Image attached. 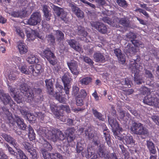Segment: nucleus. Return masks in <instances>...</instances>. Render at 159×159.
Masks as SVG:
<instances>
[{
	"label": "nucleus",
	"instance_id": "f704fd0d",
	"mask_svg": "<svg viewBox=\"0 0 159 159\" xmlns=\"http://www.w3.org/2000/svg\"><path fill=\"white\" fill-rule=\"evenodd\" d=\"M34 71L33 73V75L34 76L38 75L43 71L41 66L39 64H36L35 66H34Z\"/></svg>",
	"mask_w": 159,
	"mask_h": 159
},
{
	"label": "nucleus",
	"instance_id": "a878e982",
	"mask_svg": "<svg viewBox=\"0 0 159 159\" xmlns=\"http://www.w3.org/2000/svg\"><path fill=\"white\" fill-rule=\"evenodd\" d=\"M102 136L105 138L106 142L108 146H110L111 145V136L109 130H104L103 131Z\"/></svg>",
	"mask_w": 159,
	"mask_h": 159
},
{
	"label": "nucleus",
	"instance_id": "bb28decb",
	"mask_svg": "<svg viewBox=\"0 0 159 159\" xmlns=\"http://www.w3.org/2000/svg\"><path fill=\"white\" fill-rule=\"evenodd\" d=\"M26 126L27 125H26ZM26 129H28V131L29 132L28 137L30 140L32 141L35 140V134L33 129L30 125L28 127L26 126L25 130H26Z\"/></svg>",
	"mask_w": 159,
	"mask_h": 159
},
{
	"label": "nucleus",
	"instance_id": "e2e57ef3",
	"mask_svg": "<svg viewBox=\"0 0 159 159\" xmlns=\"http://www.w3.org/2000/svg\"><path fill=\"white\" fill-rule=\"evenodd\" d=\"M14 98L17 103H20L22 102V97L21 95L16 94L14 95Z\"/></svg>",
	"mask_w": 159,
	"mask_h": 159
},
{
	"label": "nucleus",
	"instance_id": "f257e3e1",
	"mask_svg": "<svg viewBox=\"0 0 159 159\" xmlns=\"http://www.w3.org/2000/svg\"><path fill=\"white\" fill-rule=\"evenodd\" d=\"M52 132V137L54 136L55 139L54 140L51 139V140L54 142H56L57 140H60V144L57 145V148L60 150L61 153L67 152L69 144L67 138H66V136L58 129H54Z\"/></svg>",
	"mask_w": 159,
	"mask_h": 159
},
{
	"label": "nucleus",
	"instance_id": "79ce46f5",
	"mask_svg": "<svg viewBox=\"0 0 159 159\" xmlns=\"http://www.w3.org/2000/svg\"><path fill=\"white\" fill-rule=\"evenodd\" d=\"M90 148H88L86 150L82 152V155L85 156L87 158H89L94 154Z\"/></svg>",
	"mask_w": 159,
	"mask_h": 159
},
{
	"label": "nucleus",
	"instance_id": "c756f323",
	"mask_svg": "<svg viewBox=\"0 0 159 159\" xmlns=\"http://www.w3.org/2000/svg\"><path fill=\"white\" fill-rule=\"evenodd\" d=\"M76 32L78 35L84 37H86L88 35V33L85 31L84 28L80 26L78 27Z\"/></svg>",
	"mask_w": 159,
	"mask_h": 159
},
{
	"label": "nucleus",
	"instance_id": "69168bd1",
	"mask_svg": "<svg viewBox=\"0 0 159 159\" xmlns=\"http://www.w3.org/2000/svg\"><path fill=\"white\" fill-rule=\"evenodd\" d=\"M120 148L121 149V151L122 153L125 156V157H128L129 155V153L126 151L123 145H119Z\"/></svg>",
	"mask_w": 159,
	"mask_h": 159
},
{
	"label": "nucleus",
	"instance_id": "4d7b16f0",
	"mask_svg": "<svg viewBox=\"0 0 159 159\" xmlns=\"http://www.w3.org/2000/svg\"><path fill=\"white\" fill-rule=\"evenodd\" d=\"M4 146L6 148L7 150H8L10 154L12 155H15V152L8 144L7 143H5L4 144Z\"/></svg>",
	"mask_w": 159,
	"mask_h": 159
},
{
	"label": "nucleus",
	"instance_id": "e433bc0d",
	"mask_svg": "<svg viewBox=\"0 0 159 159\" xmlns=\"http://www.w3.org/2000/svg\"><path fill=\"white\" fill-rule=\"evenodd\" d=\"M53 95V96L55 97L56 99L60 102L64 103L65 102V98L61 95V93L56 92Z\"/></svg>",
	"mask_w": 159,
	"mask_h": 159
},
{
	"label": "nucleus",
	"instance_id": "7ed1b4c3",
	"mask_svg": "<svg viewBox=\"0 0 159 159\" xmlns=\"http://www.w3.org/2000/svg\"><path fill=\"white\" fill-rule=\"evenodd\" d=\"M2 113L5 115V117L8 121V122L11 124H14L16 122L17 125V127L22 130H25L26 127V125L24 122L23 119L17 116H15L14 118L12 116L11 113L8 110L4 107L2 108Z\"/></svg>",
	"mask_w": 159,
	"mask_h": 159
},
{
	"label": "nucleus",
	"instance_id": "09e8293b",
	"mask_svg": "<svg viewBox=\"0 0 159 159\" xmlns=\"http://www.w3.org/2000/svg\"><path fill=\"white\" fill-rule=\"evenodd\" d=\"M121 83L122 84L126 85L127 87L129 88L131 87V84H132V81L128 78H125V80L121 81Z\"/></svg>",
	"mask_w": 159,
	"mask_h": 159
},
{
	"label": "nucleus",
	"instance_id": "20e7f679",
	"mask_svg": "<svg viewBox=\"0 0 159 159\" xmlns=\"http://www.w3.org/2000/svg\"><path fill=\"white\" fill-rule=\"evenodd\" d=\"M139 61V59L137 58L136 59H132L130 63V68L132 73L134 74V81L137 84L144 83L143 78L139 75L140 71L137 69V62Z\"/></svg>",
	"mask_w": 159,
	"mask_h": 159
},
{
	"label": "nucleus",
	"instance_id": "4c0bfd02",
	"mask_svg": "<svg viewBox=\"0 0 159 159\" xmlns=\"http://www.w3.org/2000/svg\"><path fill=\"white\" fill-rule=\"evenodd\" d=\"M119 24L125 27L130 26L129 20L126 17L119 19Z\"/></svg>",
	"mask_w": 159,
	"mask_h": 159
},
{
	"label": "nucleus",
	"instance_id": "f03ea898",
	"mask_svg": "<svg viewBox=\"0 0 159 159\" xmlns=\"http://www.w3.org/2000/svg\"><path fill=\"white\" fill-rule=\"evenodd\" d=\"M130 130L132 134L139 135L142 139H145L149 135L148 129L143 124L138 122L132 121Z\"/></svg>",
	"mask_w": 159,
	"mask_h": 159
},
{
	"label": "nucleus",
	"instance_id": "13d9d810",
	"mask_svg": "<svg viewBox=\"0 0 159 159\" xmlns=\"http://www.w3.org/2000/svg\"><path fill=\"white\" fill-rule=\"evenodd\" d=\"M84 61L88 64L90 66H93L94 62L89 57L86 56H83Z\"/></svg>",
	"mask_w": 159,
	"mask_h": 159
},
{
	"label": "nucleus",
	"instance_id": "8fccbe9b",
	"mask_svg": "<svg viewBox=\"0 0 159 159\" xmlns=\"http://www.w3.org/2000/svg\"><path fill=\"white\" fill-rule=\"evenodd\" d=\"M26 12L23 11L20 13L16 12H13L11 13V15L14 17H18L19 16L23 17L26 16Z\"/></svg>",
	"mask_w": 159,
	"mask_h": 159
},
{
	"label": "nucleus",
	"instance_id": "ea45409f",
	"mask_svg": "<svg viewBox=\"0 0 159 159\" xmlns=\"http://www.w3.org/2000/svg\"><path fill=\"white\" fill-rule=\"evenodd\" d=\"M41 143L43 145L44 148H47L49 151H51L52 147L49 143L44 138H42V139H40Z\"/></svg>",
	"mask_w": 159,
	"mask_h": 159
},
{
	"label": "nucleus",
	"instance_id": "f8f14e48",
	"mask_svg": "<svg viewBox=\"0 0 159 159\" xmlns=\"http://www.w3.org/2000/svg\"><path fill=\"white\" fill-rule=\"evenodd\" d=\"M68 5L70 7L72 11L78 18L82 19L84 17V12L75 3H70Z\"/></svg>",
	"mask_w": 159,
	"mask_h": 159
},
{
	"label": "nucleus",
	"instance_id": "393cba45",
	"mask_svg": "<svg viewBox=\"0 0 159 159\" xmlns=\"http://www.w3.org/2000/svg\"><path fill=\"white\" fill-rule=\"evenodd\" d=\"M17 47L21 54H24L28 51L27 47L22 41H20L17 43Z\"/></svg>",
	"mask_w": 159,
	"mask_h": 159
},
{
	"label": "nucleus",
	"instance_id": "aec40b11",
	"mask_svg": "<svg viewBox=\"0 0 159 159\" xmlns=\"http://www.w3.org/2000/svg\"><path fill=\"white\" fill-rule=\"evenodd\" d=\"M66 41L70 46L75 51L79 52L81 50V48L79 46V44L75 39H67Z\"/></svg>",
	"mask_w": 159,
	"mask_h": 159
},
{
	"label": "nucleus",
	"instance_id": "c9c22d12",
	"mask_svg": "<svg viewBox=\"0 0 159 159\" xmlns=\"http://www.w3.org/2000/svg\"><path fill=\"white\" fill-rule=\"evenodd\" d=\"M27 61L30 64L37 63L39 62V60L34 55H30L26 59Z\"/></svg>",
	"mask_w": 159,
	"mask_h": 159
},
{
	"label": "nucleus",
	"instance_id": "412c9836",
	"mask_svg": "<svg viewBox=\"0 0 159 159\" xmlns=\"http://www.w3.org/2000/svg\"><path fill=\"white\" fill-rule=\"evenodd\" d=\"M114 53L117 57L119 62L121 64H124L125 61V56L122 53L121 51L119 49L116 48L114 50Z\"/></svg>",
	"mask_w": 159,
	"mask_h": 159
},
{
	"label": "nucleus",
	"instance_id": "58836bf2",
	"mask_svg": "<svg viewBox=\"0 0 159 159\" xmlns=\"http://www.w3.org/2000/svg\"><path fill=\"white\" fill-rule=\"evenodd\" d=\"M40 152L42 154L44 159H50L51 156V153L48 152L47 150L42 148L40 150Z\"/></svg>",
	"mask_w": 159,
	"mask_h": 159
},
{
	"label": "nucleus",
	"instance_id": "5701e85b",
	"mask_svg": "<svg viewBox=\"0 0 159 159\" xmlns=\"http://www.w3.org/2000/svg\"><path fill=\"white\" fill-rule=\"evenodd\" d=\"M124 143L128 147H131L135 145V140L133 139L131 135H127L125 136L124 138Z\"/></svg>",
	"mask_w": 159,
	"mask_h": 159
},
{
	"label": "nucleus",
	"instance_id": "338daca9",
	"mask_svg": "<svg viewBox=\"0 0 159 159\" xmlns=\"http://www.w3.org/2000/svg\"><path fill=\"white\" fill-rule=\"evenodd\" d=\"M87 95V93L85 90L84 89H82L79 93V94H78L77 96L83 98L84 99Z\"/></svg>",
	"mask_w": 159,
	"mask_h": 159
},
{
	"label": "nucleus",
	"instance_id": "774afa93",
	"mask_svg": "<svg viewBox=\"0 0 159 159\" xmlns=\"http://www.w3.org/2000/svg\"><path fill=\"white\" fill-rule=\"evenodd\" d=\"M151 118L153 122L159 126V116L157 115H153L151 116Z\"/></svg>",
	"mask_w": 159,
	"mask_h": 159
},
{
	"label": "nucleus",
	"instance_id": "de8ad7c7",
	"mask_svg": "<svg viewBox=\"0 0 159 159\" xmlns=\"http://www.w3.org/2000/svg\"><path fill=\"white\" fill-rule=\"evenodd\" d=\"M41 93H36L34 100L36 102H40L43 101V96Z\"/></svg>",
	"mask_w": 159,
	"mask_h": 159
},
{
	"label": "nucleus",
	"instance_id": "2f4dec72",
	"mask_svg": "<svg viewBox=\"0 0 159 159\" xmlns=\"http://www.w3.org/2000/svg\"><path fill=\"white\" fill-rule=\"evenodd\" d=\"M92 112L94 116L102 121H104L106 117L104 116L101 113L98 112L96 110L92 109Z\"/></svg>",
	"mask_w": 159,
	"mask_h": 159
},
{
	"label": "nucleus",
	"instance_id": "a19ab883",
	"mask_svg": "<svg viewBox=\"0 0 159 159\" xmlns=\"http://www.w3.org/2000/svg\"><path fill=\"white\" fill-rule=\"evenodd\" d=\"M55 33V35L58 41L63 40L64 39V34L61 30H58L54 31Z\"/></svg>",
	"mask_w": 159,
	"mask_h": 159
},
{
	"label": "nucleus",
	"instance_id": "bf43d9fd",
	"mask_svg": "<svg viewBox=\"0 0 159 159\" xmlns=\"http://www.w3.org/2000/svg\"><path fill=\"white\" fill-rule=\"evenodd\" d=\"M116 2L120 7H126L127 6V4L125 0H116Z\"/></svg>",
	"mask_w": 159,
	"mask_h": 159
},
{
	"label": "nucleus",
	"instance_id": "49530a36",
	"mask_svg": "<svg viewBox=\"0 0 159 159\" xmlns=\"http://www.w3.org/2000/svg\"><path fill=\"white\" fill-rule=\"evenodd\" d=\"M50 109L55 116L59 113L57 106L54 104L52 103L50 104Z\"/></svg>",
	"mask_w": 159,
	"mask_h": 159
},
{
	"label": "nucleus",
	"instance_id": "cd10ccee",
	"mask_svg": "<svg viewBox=\"0 0 159 159\" xmlns=\"http://www.w3.org/2000/svg\"><path fill=\"white\" fill-rule=\"evenodd\" d=\"M85 134L88 136L89 139H92L94 136V131L90 127H89L85 130Z\"/></svg>",
	"mask_w": 159,
	"mask_h": 159
},
{
	"label": "nucleus",
	"instance_id": "3c124183",
	"mask_svg": "<svg viewBox=\"0 0 159 159\" xmlns=\"http://www.w3.org/2000/svg\"><path fill=\"white\" fill-rule=\"evenodd\" d=\"M30 88V87L26 84H21L20 87V91L25 94Z\"/></svg>",
	"mask_w": 159,
	"mask_h": 159
},
{
	"label": "nucleus",
	"instance_id": "c85d7f7f",
	"mask_svg": "<svg viewBox=\"0 0 159 159\" xmlns=\"http://www.w3.org/2000/svg\"><path fill=\"white\" fill-rule=\"evenodd\" d=\"M108 121L112 129H116L119 127V124L116 119L108 116Z\"/></svg>",
	"mask_w": 159,
	"mask_h": 159
},
{
	"label": "nucleus",
	"instance_id": "9b49d317",
	"mask_svg": "<svg viewBox=\"0 0 159 159\" xmlns=\"http://www.w3.org/2000/svg\"><path fill=\"white\" fill-rule=\"evenodd\" d=\"M53 129L49 130L47 128L45 127L39 128L38 130V132L39 135L42 136L40 139H42V138H43V136L46 137L48 139L51 140V139L54 140L55 139L54 136H52V131Z\"/></svg>",
	"mask_w": 159,
	"mask_h": 159
},
{
	"label": "nucleus",
	"instance_id": "9d476101",
	"mask_svg": "<svg viewBox=\"0 0 159 159\" xmlns=\"http://www.w3.org/2000/svg\"><path fill=\"white\" fill-rule=\"evenodd\" d=\"M41 20V16L40 12H36L33 13L28 20V23L31 25H36L39 23Z\"/></svg>",
	"mask_w": 159,
	"mask_h": 159
},
{
	"label": "nucleus",
	"instance_id": "72a5a7b5",
	"mask_svg": "<svg viewBox=\"0 0 159 159\" xmlns=\"http://www.w3.org/2000/svg\"><path fill=\"white\" fill-rule=\"evenodd\" d=\"M125 51L127 53H134L136 52V48L133 46L130 43H128L125 47Z\"/></svg>",
	"mask_w": 159,
	"mask_h": 159
},
{
	"label": "nucleus",
	"instance_id": "f3484780",
	"mask_svg": "<svg viewBox=\"0 0 159 159\" xmlns=\"http://www.w3.org/2000/svg\"><path fill=\"white\" fill-rule=\"evenodd\" d=\"M0 99L3 102L4 105L12 102V100L11 97L8 94L4 93L0 89Z\"/></svg>",
	"mask_w": 159,
	"mask_h": 159
},
{
	"label": "nucleus",
	"instance_id": "5fc2aeb1",
	"mask_svg": "<svg viewBox=\"0 0 159 159\" xmlns=\"http://www.w3.org/2000/svg\"><path fill=\"white\" fill-rule=\"evenodd\" d=\"M50 159H63V157L59 153H51V156Z\"/></svg>",
	"mask_w": 159,
	"mask_h": 159
},
{
	"label": "nucleus",
	"instance_id": "864d4df0",
	"mask_svg": "<svg viewBox=\"0 0 159 159\" xmlns=\"http://www.w3.org/2000/svg\"><path fill=\"white\" fill-rule=\"evenodd\" d=\"M55 117L58 119H59L61 121L63 122H66L67 118V116L66 115L63 114H61L60 113Z\"/></svg>",
	"mask_w": 159,
	"mask_h": 159
},
{
	"label": "nucleus",
	"instance_id": "6e6d98bb",
	"mask_svg": "<svg viewBox=\"0 0 159 159\" xmlns=\"http://www.w3.org/2000/svg\"><path fill=\"white\" fill-rule=\"evenodd\" d=\"M79 92V88L77 86H73L72 88V95L77 97L78 95V93Z\"/></svg>",
	"mask_w": 159,
	"mask_h": 159
},
{
	"label": "nucleus",
	"instance_id": "6e6552de",
	"mask_svg": "<svg viewBox=\"0 0 159 159\" xmlns=\"http://www.w3.org/2000/svg\"><path fill=\"white\" fill-rule=\"evenodd\" d=\"M61 80L64 84L65 93L66 94H69L70 93L69 89L71 87L70 84L72 80L70 74L68 73L65 74L62 76Z\"/></svg>",
	"mask_w": 159,
	"mask_h": 159
},
{
	"label": "nucleus",
	"instance_id": "a211bd4d",
	"mask_svg": "<svg viewBox=\"0 0 159 159\" xmlns=\"http://www.w3.org/2000/svg\"><path fill=\"white\" fill-rule=\"evenodd\" d=\"M93 57L94 61L96 62L102 63L106 61V59L103 53L99 52H95Z\"/></svg>",
	"mask_w": 159,
	"mask_h": 159
},
{
	"label": "nucleus",
	"instance_id": "0e129e2a",
	"mask_svg": "<svg viewBox=\"0 0 159 159\" xmlns=\"http://www.w3.org/2000/svg\"><path fill=\"white\" fill-rule=\"evenodd\" d=\"M127 39L134 40L136 38V36L135 34L132 32H129L126 35Z\"/></svg>",
	"mask_w": 159,
	"mask_h": 159
},
{
	"label": "nucleus",
	"instance_id": "423d86ee",
	"mask_svg": "<svg viewBox=\"0 0 159 159\" xmlns=\"http://www.w3.org/2000/svg\"><path fill=\"white\" fill-rule=\"evenodd\" d=\"M42 56L45 58L53 66L55 65L57 63L56 56L49 48H47L42 53Z\"/></svg>",
	"mask_w": 159,
	"mask_h": 159
},
{
	"label": "nucleus",
	"instance_id": "c03bdc74",
	"mask_svg": "<svg viewBox=\"0 0 159 159\" xmlns=\"http://www.w3.org/2000/svg\"><path fill=\"white\" fill-rule=\"evenodd\" d=\"M112 130L115 138L118 140H122L123 138V136L120 133V131L118 129V128L112 129Z\"/></svg>",
	"mask_w": 159,
	"mask_h": 159
},
{
	"label": "nucleus",
	"instance_id": "39448f33",
	"mask_svg": "<svg viewBox=\"0 0 159 159\" xmlns=\"http://www.w3.org/2000/svg\"><path fill=\"white\" fill-rule=\"evenodd\" d=\"M94 144L97 146V153L98 154L100 158H109V153L106 151V149L105 145L101 143L100 142L98 141H94Z\"/></svg>",
	"mask_w": 159,
	"mask_h": 159
},
{
	"label": "nucleus",
	"instance_id": "a18cd8bd",
	"mask_svg": "<svg viewBox=\"0 0 159 159\" xmlns=\"http://www.w3.org/2000/svg\"><path fill=\"white\" fill-rule=\"evenodd\" d=\"M92 80L91 78L87 77L81 79L79 82L82 85H87L91 82Z\"/></svg>",
	"mask_w": 159,
	"mask_h": 159
},
{
	"label": "nucleus",
	"instance_id": "dca6fc26",
	"mask_svg": "<svg viewBox=\"0 0 159 159\" xmlns=\"http://www.w3.org/2000/svg\"><path fill=\"white\" fill-rule=\"evenodd\" d=\"M54 81L53 79H46L45 81L47 92L50 95H52L54 93L53 89Z\"/></svg>",
	"mask_w": 159,
	"mask_h": 159
},
{
	"label": "nucleus",
	"instance_id": "052dcab7",
	"mask_svg": "<svg viewBox=\"0 0 159 159\" xmlns=\"http://www.w3.org/2000/svg\"><path fill=\"white\" fill-rule=\"evenodd\" d=\"M46 38L48 41L49 42H50L52 43H53L55 42V37L52 34H50L47 35Z\"/></svg>",
	"mask_w": 159,
	"mask_h": 159
},
{
	"label": "nucleus",
	"instance_id": "680f3d73",
	"mask_svg": "<svg viewBox=\"0 0 159 159\" xmlns=\"http://www.w3.org/2000/svg\"><path fill=\"white\" fill-rule=\"evenodd\" d=\"M76 104L77 106H81L83 104V98L77 96L76 97Z\"/></svg>",
	"mask_w": 159,
	"mask_h": 159
},
{
	"label": "nucleus",
	"instance_id": "b1692460",
	"mask_svg": "<svg viewBox=\"0 0 159 159\" xmlns=\"http://www.w3.org/2000/svg\"><path fill=\"white\" fill-rule=\"evenodd\" d=\"M66 135L67 136V140L68 143L73 141L75 139V136L74 131L73 129L69 128L67 129L66 132Z\"/></svg>",
	"mask_w": 159,
	"mask_h": 159
},
{
	"label": "nucleus",
	"instance_id": "1a4fd4ad",
	"mask_svg": "<svg viewBox=\"0 0 159 159\" xmlns=\"http://www.w3.org/2000/svg\"><path fill=\"white\" fill-rule=\"evenodd\" d=\"M51 7L54 11V14L60 17L62 20L65 21L66 20L67 12L63 8L56 6L52 3H51Z\"/></svg>",
	"mask_w": 159,
	"mask_h": 159
},
{
	"label": "nucleus",
	"instance_id": "6ab92c4d",
	"mask_svg": "<svg viewBox=\"0 0 159 159\" xmlns=\"http://www.w3.org/2000/svg\"><path fill=\"white\" fill-rule=\"evenodd\" d=\"M1 136L7 142L10 143L15 147H17L16 140L9 135L5 133H1Z\"/></svg>",
	"mask_w": 159,
	"mask_h": 159
},
{
	"label": "nucleus",
	"instance_id": "4be33fe9",
	"mask_svg": "<svg viewBox=\"0 0 159 159\" xmlns=\"http://www.w3.org/2000/svg\"><path fill=\"white\" fill-rule=\"evenodd\" d=\"M42 10L43 12L45 20L49 21L51 19L52 14L49 7L46 5H42Z\"/></svg>",
	"mask_w": 159,
	"mask_h": 159
},
{
	"label": "nucleus",
	"instance_id": "603ef678",
	"mask_svg": "<svg viewBox=\"0 0 159 159\" xmlns=\"http://www.w3.org/2000/svg\"><path fill=\"white\" fill-rule=\"evenodd\" d=\"M35 116V115H34L31 113H29L26 118L30 123H33L36 120V117Z\"/></svg>",
	"mask_w": 159,
	"mask_h": 159
},
{
	"label": "nucleus",
	"instance_id": "37998d69",
	"mask_svg": "<svg viewBox=\"0 0 159 159\" xmlns=\"http://www.w3.org/2000/svg\"><path fill=\"white\" fill-rule=\"evenodd\" d=\"M119 18L116 16L113 17L111 19L110 25L113 27L118 28L119 27V25L118 24L119 23Z\"/></svg>",
	"mask_w": 159,
	"mask_h": 159
},
{
	"label": "nucleus",
	"instance_id": "2eb2a0df",
	"mask_svg": "<svg viewBox=\"0 0 159 159\" xmlns=\"http://www.w3.org/2000/svg\"><path fill=\"white\" fill-rule=\"evenodd\" d=\"M67 65L71 72L75 75H78L79 74L80 70L78 68L77 62L74 61H71L67 62Z\"/></svg>",
	"mask_w": 159,
	"mask_h": 159
},
{
	"label": "nucleus",
	"instance_id": "0eeeda50",
	"mask_svg": "<svg viewBox=\"0 0 159 159\" xmlns=\"http://www.w3.org/2000/svg\"><path fill=\"white\" fill-rule=\"evenodd\" d=\"M143 102L146 105L159 108V99L151 95L146 96L143 100Z\"/></svg>",
	"mask_w": 159,
	"mask_h": 159
},
{
	"label": "nucleus",
	"instance_id": "473e14b6",
	"mask_svg": "<svg viewBox=\"0 0 159 159\" xmlns=\"http://www.w3.org/2000/svg\"><path fill=\"white\" fill-rule=\"evenodd\" d=\"M21 145L25 150H27L29 152L34 149L33 146L28 142L26 141L23 142L21 143Z\"/></svg>",
	"mask_w": 159,
	"mask_h": 159
},
{
	"label": "nucleus",
	"instance_id": "4468645a",
	"mask_svg": "<svg viewBox=\"0 0 159 159\" xmlns=\"http://www.w3.org/2000/svg\"><path fill=\"white\" fill-rule=\"evenodd\" d=\"M42 93V90L40 88L34 87L31 88H30L29 90L25 93V96L30 98L31 101L33 100L34 95L36 93Z\"/></svg>",
	"mask_w": 159,
	"mask_h": 159
},
{
	"label": "nucleus",
	"instance_id": "ddd939ff",
	"mask_svg": "<svg viewBox=\"0 0 159 159\" xmlns=\"http://www.w3.org/2000/svg\"><path fill=\"white\" fill-rule=\"evenodd\" d=\"M91 25L100 33L105 34L107 32V28L106 25L102 22L98 21H91Z\"/></svg>",
	"mask_w": 159,
	"mask_h": 159
},
{
	"label": "nucleus",
	"instance_id": "7c9ffc66",
	"mask_svg": "<svg viewBox=\"0 0 159 159\" xmlns=\"http://www.w3.org/2000/svg\"><path fill=\"white\" fill-rule=\"evenodd\" d=\"M17 150V156L16 158L17 159H28L24 152L20 149L15 148Z\"/></svg>",
	"mask_w": 159,
	"mask_h": 159
}]
</instances>
